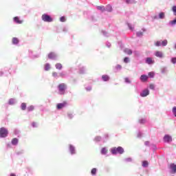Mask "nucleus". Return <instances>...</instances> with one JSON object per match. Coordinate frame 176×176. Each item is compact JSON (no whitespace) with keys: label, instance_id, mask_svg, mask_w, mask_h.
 <instances>
[{"label":"nucleus","instance_id":"nucleus-47","mask_svg":"<svg viewBox=\"0 0 176 176\" xmlns=\"http://www.w3.org/2000/svg\"><path fill=\"white\" fill-rule=\"evenodd\" d=\"M131 158H126V162H131Z\"/></svg>","mask_w":176,"mask_h":176},{"label":"nucleus","instance_id":"nucleus-18","mask_svg":"<svg viewBox=\"0 0 176 176\" xmlns=\"http://www.w3.org/2000/svg\"><path fill=\"white\" fill-rule=\"evenodd\" d=\"M21 109H22V111H25V109H27V104H25V102H23L21 104Z\"/></svg>","mask_w":176,"mask_h":176},{"label":"nucleus","instance_id":"nucleus-21","mask_svg":"<svg viewBox=\"0 0 176 176\" xmlns=\"http://www.w3.org/2000/svg\"><path fill=\"white\" fill-rule=\"evenodd\" d=\"M105 10H107V12H112V6H111V5H107Z\"/></svg>","mask_w":176,"mask_h":176},{"label":"nucleus","instance_id":"nucleus-1","mask_svg":"<svg viewBox=\"0 0 176 176\" xmlns=\"http://www.w3.org/2000/svg\"><path fill=\"white\" fill-rule=\"evenodd\" d=\"M58 89L60 94H65V90L67 89V85L65 83H61L58 85Z\"/></svg>","mask_w":176,"mask_h":176},{"label":"nucleus","instance_id":"nucleus-43","mask_svg":"<svg viewBox=\"0 0 176 176\" xmlns=\"http://www.w3.org/2000/svg\"><path fill=\"white\" fill-rule=\"evenodd\" d=\"M124 63H129V58H124Z\"/></svg>","mask_w":176,"mask_h":176},{"label":"nucleus","instance_id":"nucleus-39","mask_svg":"<svg viewBox=\"0 0 176 176\" xmlns=\"http://www.w3.org/2000/svg\"><path fill=\"white\" fill-rule=\"evenodd\" d=\"M173 114L175 115V116L176 117V107H174L173 108Z\"/></svg>","mask_w":176,"mask_h":176},{"label":"nucleus","instance_id":"nucleus-16","mask_svg":"<svg viewBox=\"0 0 176 176\" xmlns=\"http://www.w3.org/2000/svg\"><path fill=\"white\" fill-rule=\"evenodd\" d=\"M69 151L72 155L75 154V147H74L72 145H69Z\"/></svg>","mask_w":176,"mask_h":176},{"label":"nucleus","instance_id":"nucleus-8","mask_svg":"<svg viewBox=\"0 0 176 176\" xmlns=\"http://www.w3.org/2000/svg\"><path fill=\"white\" fill-rule=\"evenodd\" d=\"M170 168L172 170L173 174H175L176 173V165L174 164H171L170 165Z\"/></svg>","mask_w":176,"mask_h":176},{"label":"nucleus","instance_id":"nucleus-40","mask_svg":"<svg viewBox=\"0 0 176 176\" xmlns=\"http://www.w3.org/2000/svg\"><path fill=\"white\" fill-rule=\"evenodd\" d=\"M126 3H133V1L131 0H125Z\"/></svg>","mask_w":176,"mask_h":176},{"label":"nucleus","instance_id":"nucleus-5","mask_svg":"<svg viewBox=\"0 0 176 176\" xmlns=\"http://www.w3.org/2000/svg\"><path fill=\"white\" fill-rule=\"evenodd\" d=\"M164 142H171V141H173V138L169 135H165L164 137Z\"/></svg>","mask_w":176,"mask_h":176},{"label":"nucleus","instance_id":"nucleus-9","mask_svg":"<svg viewBox=\"0 0 176 176\" xmlns=\"http://www.w3.org/2000/svg\"><path fill=\"white\" fill-rule=\"evenodd\" d=\"M56 57H57V56L56 55V54L54 52H51L48 54V58L54 60V58H56Z\"/></svg>","mask_w":176,"mask_h":176},{"label":"nucleus","instance_id":"nucleus-12","mask_svg":"<svg viewBox=\"0 0 176 176\" xmlns=\"http://www.w3.org/2000/svg\"><path fill=\"white\" fill-rule=\"evenodd\" d=\"M140 80H141V82H146V80H148V76L142 75L140 76Z\"/></svg>","mask_w":176,"mask_h":176},{"label":"nucleus","instance_id":"nucleus-6","mask_svg":"<svg viewBox=\"0 0 176 176\" xmlns=\"http://www.w3.org/2000/svg\"><path fill=\"white\" fill-rule=\"evenodd\" d=\"M141 97H146V96H149V90L148 89H144L141 94Z\"/></svg>","mask_w":176,"mask_h":176},{"label":"nucleus","instance_id":"nucleus-41","mask_svg":"<svg viewBox=\"0 0 176 176\" xmlns=\"http://www.w3.org/2000/svg\"><path fill=\"white\" fill-rule=\"evenodd\" d=\"M170 24H172V25L176 24V19H174L173 21H170Z\"/></svg>","mask_w":176,"mask_h":176},{"label":"nucleus","instance_id":"nucleus-28","mask_svg":"<svg viewBox=\"0 0 176 176\" xmlns=\"http://www.w3.org/2000/svg\"><path fill=\"white\" fill-rule=\"evenodd\" d=\"M91 174L92 175H96V173H97V168H94L92 170H91Z\"/></svg>","mask_w":176,"mask_h":176},{"label":"nucleus","instance_id":"nucleus-25","mask_svg":"<svg viewBox=\"0 0 176 176\" xmlns=\"http://www.w3.org/2000/svg\"><path fill=\"white\" fill-rule=\"evenodd\" d=\"M49 69H50V65L49 63H47L45 65V71H49Z\"/></svg>","mask_w":176,"mask_h":176},{"label":"nucleus","instance_id":"nucleus-13","mask_svg":"<svg viewBox=\"0 0 176 176\" xmlns=\"http://www.w3.org/2000/svg\"><path fill=\"white\" fill-rule=\"evenodd\" d=\"M117 152L118 153H120V155H122V153H124V149H123L121 146H118L117 148Z\"/></svg>","mask_w":176,"mask_h":176},{"label":"nucleus","instance_id":"nucleus-36","mask_svg":"<svg viewBox=\"0 0 176 176\" xmlns=\"http://www.w3.org/2000/svg\"><path fill=\"white\" fill-rule=\"evenodd\" d=\"M149 87L151 90H155V85L151 84Z\"/></svg>","mask_w":176,"mask_h":176},{"label":"nucleus","instance_id":"nucleus-11","mask_svg":"<svg viewBox=\"0 0 176 176\" xmlns=\"http://www.w3.org/2000/svg\"><path fill=\"white\" fill-rule=\"evenodd\" d=\"M146 63L147 64H155V60H153L152 58H146Z\"/></svg>","mask_w":176,"mask_h":176},{"label":"nucleus","instance_id":"nucleus-45","mask_svg":"<svg viewBox=\"0 0 176 176\" xmlns=\"http://www.w3.org/2000/svg\"><path fill=\"white\" fill-rule=\"evenodd\" d=\"M116 68H117V69H122V65H118L116 66Z\"/></svg>","mask_w":176,"mask_h":176},{"label":"nucleus","instance_id":"nucleus-10","mask_svg":"<svg viewBox=\"0 0 176 176\" xmlns=\"http://www.w3.org/2000/svg\"><path fill=\"white\" fill-rule=\"evenodd\" d=\"M155 56L159 57L160 58H163V52L160 51H157L155 52Z\"/></svg>","mask_w":176,"mask_h":176},{"label":"nucleus","instance_id":"nucleus-32","mask_svg":"<svg viewBox=\"0 0 176 176\" xmlns=\"http://www.w3.org/2000/svg\"><path fill=\"white\" fill-rule=\"evenodd\" d=\"M148 76H150V78H153V76H155V73L153 72H149L148 74Z\"/></svg>","mask_w":176,"mask_h":176},{"label":"nucleus","instance_id":"nucleus-51","mask_svg":"<svg viewBox=\"0 0 176 176\" xmlns=\"http://www.w3.org/2000/svg\"><path fill=\"white\" fill-rule=\"evenodd\" d=\"M10 104H13V102H12V100H10Z\"/></svg>","mask_w":176,"mask_h":176},{"label":"nucleus","instance_id":"nucleus-24","mask_svg":"<svg viewBox=\"0 0 176 176\" xmlns=\"http://www.w3.org/2000/svg\"><path fill=\"white\" fill-rule=\"evenodd\" d=\"M111 153L113 155H116V153H118V148H114L111 149Z\"/></svg>","mask_w":176,"mask_h":176},{"label":"nucleus","instance_id":"nucleus-20","mask_svg":"<svg viewBox=\"0 0 176 176\" xmlns=\"http://www.w3.org/2000/svg\"><path fill=\"white\" fill-rule=\"evenodd\" d=\"M13 45H17L19 43V38L14 37L12 40Z\"/></svg>","mask_w":176,"mask_h":176},{"label":"nucleus","instance_id":"nucleus-48","mask_svg":"<svg viewBox=\"0 0 176 176\" xmlns=\"http://www.w3.org/2000/svg\"><path fill=\"white\" fill-rule=\"evenodd\" d=\"M68 116H69V118H70V119H72V118H74L72 114H68Z\"/></svg>","mask_w":176,"mask_h":176},{"label":"nucleus","instance_id":"nucleus-37","mask_svg":"<svg viewBox=\"0 0 176 176\" xmlns=\"http://www.w3.org/2000/svg\"><path fill=\"white\" fill-rule=\"evenodd\" d=\"M171 63H173V64H175L176 63V58H172Z\"/></svg>","mask_w":176,"mask_h":176},{"label":"nucleus","instance_id":"nucleus-38","mask_svg":"<svg viewBox=\"0 0 176 176\" xmlns=\"http://www.w3.org/2000/svg\"><path fill=\"white\" fill-rule=\"evenodd\" d=\"M124 80L126 82V83H131V82L130 81V80L129 79V78H125Z\"/></svg>","mask_w":176,"mask_h":176},{"label":"nucleus","instance_id":"nucleus-35","mask_svg":"<svg viewBox=\"0 0 176 176\" xmlns=\"http://www.w3.org/2000/svg\"><path fill=\"white\" fill-rule=\"evenodd\" d=\"M155 46H157V47L162 46V43L160 41H157L155 43Z\"/></svg>","mask_w":176,"mask_h":176},{"label":"nucleus","instance_id":"nucleus-34","mask_svg":"<svg viewBox=\"0 0 176 176\" xmlns=\"http://www.w3.org/2000/svg\"><path fill=\"white\" fill-rule=\"evenodd\" d=\"M173 12L175 16H176V6H173Z\"/></svg>","mask_w":176,"mask_h":176},{"label":"nucleus","instance_id":"nucleus-46","mask_svg":"<svg viewBox=\"0 0 176 176\" xmlns=\"http://www.w3.org/2000/svg\"><path fill=\"white\" fill-rule=\"evenodd\" d=\"M57 75H58L57 72H53V73H52V76H53L54 77H55V78H56V76H57Z\"/></svg>","mask_w":176,"mask_h":176},{"label":"nucleus","instance_id":"nucleus-22","mask_svg":"<svg viewBox=\"0 0 176 176\" xmlns=\"http://www.w3.org/2000/svg\"><path fill=\"white\" fill-rule=\"evenodd\" d=\"M27 109H28V112H31L34 111V107L33 105H31V106H29Z\"/></svg>","mask_w":176,"mask_h":176},{"label":"nucleus","instance_id":"nucleus-19","mask_svg":"<svg viewBox=\"0 0 176 176\" xmlns=\"http://www.w3.org/2000/svg\"><path fill=\"white\" fill-rule=\"evenodd\" d=\"M12 145H17V144H19V139H17V138L12 139Z\"/></svg>","mask_w":176,"mask_h":176},{"label":"nucleus","instance_id":"nucleus-44","mask_svg":"<svg viewBox=\"0 0 176 176\" xmlns=\"http://www.w3.org/2000/svg\"><path fill=\"white\" fill-rule=\"evenodd\" d=\"M96 141H101V137H100V136L96 137Z\"/></svg>","mask_w":176,"mask_h":176},{"label":"nucleus","instance_id":"nucleus-4","mask_svg":"<svg viewBox=\"0 0 176 176\" xmlns=\"http://www.w3.org/2000/svg\"><path fill=\"white\" fill-rule=\"evenodd\" d=\"M65 107H67V102L65 101L56 105L57 109H63Z\"/></svg>","mask_w":176,"mask_h":176},{"label":"nucleus","instance_id":"nucleus-30","mask_svg":"<svg viewBox=\"0 0 176 176\" xmlns=\"http://www.w3.org/2000/svg\"><path fill=\"white\" fill-rule=\"evenodd\" d=\"M148 163L147 162V161H144L142 162V166L143 167H148Z\"/></svg>","mask_w":176,"mask_h":176},{"label":"nucleus","instance_id":"nucleus-29","mask_svg":"<svg viewBox=\"0 0 176 176\" xmlns=\"http://www.w3.org/2000/svg\"><path fill=\"white\" fill-rule=\"evenodd\" d=\"M167 43H168V42L167 41V40H164L162 42V46H167Z\"/></svg>","mask_w":176,"mask_h":176},{"label":"nucleus","instance_id":"nucleus-14","mask_svg":"<svg viewBox=\"0 0 176 176\" xmlns=\"http://www.w3.org/2000/svg\"><path fill=\"white\" fill-rule=\"evenodd\" d=\"M102 80H104V82H108V80H109V76L102 75Z\"/></svg>","mask_w":176,"mask_h":176},{"label":"nucleus","instance_id":"nucleus-26","mask_svg":"<svg viewBox=\"0 0 176 176\" xmlns=\"http://www.w3.org/2000/svg\"><path fill=\"white\" fill-rule=\"evenodd\" d=\"M107 152H108V150H107L105 148H102L101 150L102 155H106Z\"/></svg>","mask_w":176,"mask_h":176},{"label":"nucleus","instance_id":"nucleus-42","mask_svg":"<svg viewBox=\"0 0 176 176\" xmlns=\"http://www.w3.org/2000/svg\"><path fill=\"white\" fill-rule=\"evenodd\" d=\"M32 127H37L36 122H32Z\"/></svg>","mask_w":176,"mask_h":176},{"label":"nucleus","instance_id":"nucleus-3","mask_svg":"<svg viewBox=\"0 0 176 176\" xmlns=\"http://www.w3.org/2000/svg\"><path fill=\"white\" fill-rule=\"evenodd\" d=\"M8 129H6L4 127H2V128L0 129V137H1V138H5L8 137Z\"/></svg>","mask_w":176,"mask_h":176},{"label":"nucleus","instance_id":"nucleus-7","mask_svg":"<svg viewBox=\"0 0 176 176\" xmlns=\"http://www.w3.org/2000/svg\"><path fill=\"white\" fill-rule=\"evenodd\" d=\"M13 20L14 23H16V24H23V20H20V18H19V16H14Z\"/></svg>","mask_w":176,"mask_h":176},{"label":"nucleus","instance_id":"nucleus-23","mask_svg":"<svg viewBox=\"0 0 176 176\" xmlns=\"http://www.w3.org/2000/svg\"><path fill=\"white\" fill-rule=\"evenodd\" d=\"M98 10H101V12H105V8L104 6H98Z\"/></svg>","mask_w":176,"mask_h":176},{"label":"nucleus","instance_id":"nucleus-49","mask_svg":"<svg viewBox=\"0 0 176 176\" xmlns=\"http://www.w3.org/2000/svg\"><path fill=\"white\" fill-rule=\"evenodd\" d=\"M140 123H145V120H140Z\"/></svg>","mask_w":176,"mask_h":176},{"label":"nucleus","instance_id":"nucleus-27","mask_svg":"<svg viewBox=\"0 0 176 176\" xmlns=\"http://www.w3.org/2000/svg\"><path fill=\"white\" fill-rule=\"evenodd\" d=\"M60 21H61V23H65V21H67V19L65 18V16H61L60 18Z\"/></svg>","mask_w":176,"mask_h":176},{"label":"nucleus","instance_id":"nucleus-50","mask_svg":"<svg viewBox=\"0 0 176 176\" xmlns=\"http://www.w3.org/2000/svg\"><path fill=\"white\" fill-rule=\"evenodd\" d=\"M10 176H16V174H14V173H11V174L10 175Z\"/></svg>","mask_w":176,"mask_h":176},{"label":"nucleus","instance_id":"nucleus-33","mask_svg":"<svg viewBox=\"0 0 176 176\" xmlns=\"http://www.w3.org/2000/svg\"><path fill=\"white\" fill-rule=\"evenodd\" d=\"M137 36H142L144 35V33L142 32H138L136 33Z\"/></svg>","mask_w":176,"mask_h":176},{"label":"nucleus","instance_id":"nucleus-52","mask_svg":"<svg viewBox=\"0 0 176 176\" xmlns=\"http://www.w3.org/2000/svg\"><path fill=\"white\" fill-rule=\"evenodd\" d=\"M175 49H176V43L175 44Z\"/></svg>","mask_w":176,"mask_h":176},{"label":"nucleus","instance_id":"nucleus-15","mask_svg":"<svg viewBox=\"0 0 176 176\" xmlns=\"http://www.w3.org/2000/svg\"><path fill=\"white\" fill-rule=\"evenodd\" d=\"M124 53L129 54V56H131V54H133V51H131V50L130 49L126 48L124 50Z\"/></svg>","mask_w":176,"mask_h":176},{"label":"nucleus","instance_id":"nucleus-2","mask_svg":"<svg viewBox=\"0 0 176 176\" xmlns=\"http://www.w3.org/2000/svg\"><path fill=\"white\" fill-rule=\"evenodd\" d=\"M41 19L43 21H45V23H52V21H53V18H52V16H50L47 14H43L41 16Z\"/></svg>","mask_w":176,"mask_h":176},{"label":"nucleus","instance_id":"nucleus-17","mask_svg":"<svg viewBox=\"0 0 176 176\" xmlns=\"http://www.w3.org/2000/svg\"><path fill=\"white\" fill-rule=\"evenodd\" d=\"M56 69H63V65L61 63H56L55 65Z\"/></svg>","mask_w":176,"mask_h":176},{"label":"nucleus","instance_id":"nucleus-31","mask_svg":"<svg viewBox=\"0 0 176 176\" xmlns=\"http://www.w3.org/2000/svg\"><path fill=\"white\" fill-rule=\"evenodd\" d=\"M164 12H160L159 14V19H164Z\"/></svg>","mask_w":176,"mask_h":176}]
</instances>
